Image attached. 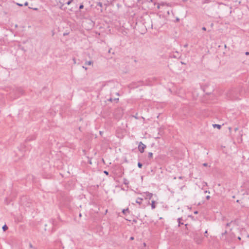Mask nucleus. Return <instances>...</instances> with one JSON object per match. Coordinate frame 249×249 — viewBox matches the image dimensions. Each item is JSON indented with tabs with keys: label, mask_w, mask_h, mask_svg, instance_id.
<instances>
[{
	"label": "nucleus",
	"mask_w": 249,
	"mask_h": 249,
	"mask_svg": "<svg viewBox=\"0 0 249 249\" xmlns=\"http://www.w3.org/2000/svg\"><path fill=\"white\" fill-rule=\"evenodd\" d=\"M142 166V164L141 162H138V167L140 168H141Z\"/></svg>",
	"instance_id": "14"
},
{
	"label": "nucleus",
	"mask_w": 249,
	"mask_h": 249,
	"mask_svg": "<svg viewBox=\"0 0 249 249\" xmlns=\"http://www.w3.org/2000/svg\"><path fill=\"white\" fill-rule=\"evenodd\" d=\"M109 100L111 101H112V99H111V98H110V99H109Z\"/></svg>",
	"instance_id": "43"
},
{
	"label": "nucleus",
	"mask_w": 249,
	"mask_h": 249,
	"mask_svg": "<svg viewBox=\"0 0 249 249\" xmlns=\"http://www.w3.org/2000/svg\"><path fill=\"white\" fill-rule=\"evenodd\" d=\"M238 239H239V240H240V239H241V238H240V237H238Z\"/></svg>",
	"instance_id": "41"
},
{
	"label": "nucleus",
	"mask_w": 249,
	"mask_h": 249,
	"mask_svg": "<svg viewBox=\"0 0 249 249\" xmlns=\"http://www.w3.org/2000/svg\"><path fill=\"white\" fill-rule=\"evenodd\" d=\"M36 139L35 135H32L26 138L25 142H30L31 141L35 140Z\"/></svg>",
	"instance_id": "3"
},
{
	"label": "nucleus",
	"mask_w": 249,
	"mask_h": 249,
	"mask_svg": "<svg viewBox=\"0 0 249 249\" xmlns=\"http://www.w3.org/2000/svg\"><path fill=\"white\" fill-rule=\"evenodd\" d=\"M230 98L232 100H237L239 99L238 98L233 96H232V95H231V96H230Z\"/></svg>",
	"instance_id": "13"
},
{
	"label": "nucleus",
	"mask_w": 249,
	"mask_h": 249,
	"mask_svg": "<svg viewBox=\"0 0 249 249\" xmlns=\"http://www.w3.org/2000/svg\"><path fill=\"white\" fill-rule=\"evenodd\" d=\"M83 68L84 69H85L86 70L87 69V68H85V67H84V66L83 67Z\"/></svg>",
	"instance_id": "38"
},
{
	"label": "nucleus",
	"mask_w": 249,
	"mask_h": 249,
	"mask_svg": "<svg viewBox=\"0 0 249 249\" xmlns=\"http://www.w3.org/2000/svg\"><path fill=\"white\" fill-rule=\"evenodd\" d=\"M227 233V231L225 230L224 232L222 233V236H223L224 235H225Z\"/></svg>",
	"instance_id": "19"
},
{
	"label": "nucleus",
	"mask_w": 249,
	"mask_h": 249,
	"mask_svg": "<svg viewBox=\"0 0 249 249\" xmlns=\"http://www.w3.org/2000/svg\"><path fill=\"white\" fill-rule=\"evenodd\" d=\"M72 60L73 61L74 63H76V59L75 58H73Z\"/></svg>",
	"instance_id": "25"
},
{
	"label": "nucleus",
	"mask_w": 249,
	"mask_h": 249,
	"mask_svg": "<svg viewBox=\"0 0 249 249\" xmlns=\"http://www.w3.org/2000/svg\"><path fill=\"white\" fill-rule=\"evenodd\" d=\"M29 247L31 249H36L35 248H33V246L31 243L29 244Z\"/></svg>",
	"instance_id": "20"
},
{
	"label": "nucleus",
	"mask_w": 249,
	"mask_h": 249,
	"mask_svg": "<svg viewBox=\"0 0 249 249\" xmlns=\"http://www.w3.org/2000/svg\"><path fill=\"white\" fill-rule=\"evenodd\" d=\"M245 54H246V55H249V52H246L245 53Z\"/></svg>",
	"instance_id": "29"
},
{
	"label": "nucleus",
	"mask_w": 249,
	"mask_h": 249,
	"mask_svg": "<svg viewBox=\"0 0 249 249\" xmlns=\"http://www.w3.org/2000/svg\"><path fill=\"white\" fill-rule=\"evenodd\" d=\"M8 229V227L7 226V225L6 224L4 225L3 226H2V230L3 231H6Z\"/></svg>",
	"instance_id": "12"
},
{
	"label": "nucleus",
	"mask_w": 249,
	"mask_h": 249,
	"mask_svg": "<svg viewBox=\"0 0 249 249\" xmlns=\"http://www.w3.org/2000/svg\"><path fill=\"white\" fill-rule=\"evenodd\" d=\"M231 222H229V223H227L226 225V227H229L231 224Z\"/></svg>",
	"instance_id": "18"
},
{
	"label": "nucleus",
	"mask_w": 249,
	"mask_h": 249,
	"mask_svg": "<svg viewBox=\"0 0 249 249\" xmlns=\"http://www.w3.org/2000/svg\"><path fill=\"white\" fill-rule=\"evenodd\" d=\"M144 194L146 195L145 199H150L153 196L152 193H149L148 192H144Z\"/></svg>",
	"instance_id": "2"
},
{
	"label": "nucleus",
	"mask_w": 249,
	"mask_h": 249,
	"mask_svg": "<svg viewBox=\"0 0 249 249\" xmlns=\"http://www.w3.org/2000/svg\"><path fill=\"white\" fill-rule=\"evenodd\" d=\"M202 29L203 31H206V28L205 27H202Z\"/></svg>",
	"instance_id": "26"
},
{
	"label": "nucleus",
	"mask_w": 249,
	"mask_h": 249,
	"mask_svg": "<svg viewBox=\"0 0 249 249\" xmlns=\"http://www.w3.org/2000/svg\"><path fill=\"white\" fill-rule=\"evenodd\" d=\"M143 200L142 198L141 197H138L136 200V203L139 204V205H141L142 204V201Z\"/></svg>",
	"instance_id": "5"
},
{
	"label": "nucleus",
	"mask_w": 249,
	"mask_h": 249,
	"mask_svg": "<svg viewBox=\"0 0 249 249\" xmlns=\"http://www.w3.org/2000/svg\"><path fill=\"white\" fill-rule=\"evenodd\" d=\"M130 239L132 240L134 239V237L132 236V237H130Z\"/></svg>",
	"instance_id": "32"
},
{
	"label": "nucleus",
	"mask_w": 249,
	"mask_h": 249,
	"mask_svg": "<svg viewBox=\"0 0 249 249\" xmlns=\"http://www.w3.org/2000/svg\"><path fill=\"white\" fill-rule=\"evenodd\" d=\"M211 1V0H203L202 1L201 3L202 4H204L206 3H209Z\"/></svg>",
	"instance_id": "9"
},
{
	"label": "nucleus",
	"mask_w": 249,
	"mask_h": 249,
	"mask_svg": "<svg viewBox=\"0 0 249 249\" xmlns=\"http://www.w3.org/2000/svg\"><path fill=\"white\" fill-rule=\"evenodd\" d=\"M72 1V0H69L68 1L66 2V4L68 5H70L71 2Z\"/></svg>",
	"instance_id": "16"
},
{
	"label": "nucleus",
	"mask_w": 249,
	"mask_h": 249,
	"mask_svg": "<svg viewBox=\"0 0 249 249\" xmlns=\"http://www.w3.org/2000/svg\"><path fill=\"white\" fill-rule=\"evenodd\" d=\"M213 126L214 128H217L218 129H220L221 128V125L218 124H213Z\"/></svg>",
	"instance_id": "7"
},
{
	"label": "nucleus",
	"mask_w": 249,
	"mask_h": 249,
	"mask_svg": "<svg viewBox=\"0 0 249 249\" xmlns=\"http://www.w3.org/2000/svg\"><path fill=\"white\" fill-rule=\"evenodd\" d=\"M81 216H82L81 213H79V217H81Z\"/></svg>",
	"instance_id": "35"
},
{
	"label": "nucleus",
	"mask_w": 249,
	"mask_h": 249,
	"mask_svg": "<svg viewBox=\"0 0 249 249\" xmlns=\"http://www.w3.org/2000/svg\"><path fill=\"white\" fill-rule=\"evenodd\" d=\"M84 8V5L82 3L79 6V9L81 10L82 9H83Z\"/></svg>",
	"instance_id": "17"
},
{
	"label": "nucleus",
	"mask_w": 249,
	"mask_h": 249,
	"mask_svg": "<svg viewBox=\"0 0 249 249\" xmlns=\"http://www.w3.org/2000/svg\"><path fill=\"white\" fill-rule=\"evenodd\" d=\"M207 233V230H206L205 231V233H204V234H205V236H207L206 235V234Z\"/></svg>",
	"instance_id": "30"
},
{
	"label": "nucleus",
	"mask_w": 249,
	"mask_h": 249,
	"mask_svg": "<svg viewBox=\"0 0 249 249\" xmlns=\"http://www.w3.org/2000/svg\"><path fill=\"white\" fill-rule=\"evenodd\" d=\"M182 177H179V179H182Z\"/></svg>",
	"instance_id": "36"
},
{
	"label": "nucleus",
	"mask_w": 249,
	"mask_h": 249,
	"mask_svg": "<svg viewBox=\"0 0 249 249\" xmlns=\"http://www.w3.org/2000/svg\"><path fill=\"white\" fill-rule=\"evenodd\" d=\"M146 145L143 144L142 142H140L138 145V150L141 153H142L144 152V149L146 148Z\"/></svg>",
	"instance_id": "1"
},
{
	"label": "nucleus",
	"mask_w": 249,
	"mask_h": 249,
	"mask_svg": "<svg viewBox=\"0 0 249 249\" xmlns=\"http://www.w3.org/2000/svg\"><path fill=\"white\" fill-rule=\"evenodd\" d=\"M167 14L168 15H170V11H168L167 12Z\"/></svg>",
	"instance_id": "31"
},
{
	"label": "nucleus",
	"mask_w": 249,
	"mask_h": 249,
	"mask_svg": "<svg viewBox=\"0 0 249 249\" xmlns=\"http://www.w3.org/2000/svg\"><path fill=\"white\" fill-rule=\"evenodd\" d=\"M194 213H195V214H196V213H197V211H196V212H195Z\"/></svg>",
	"instance_id": "37"
},
{
	"label": "nucleus",
	"mask_w": 249,
	"mask_h": 249,
	"mask_svg": "<svg viewBox=\"0 0 249 249\" xmlns=\"http://www.w3.org/2000/svg\"><path fill=\"white\" fill-rule=\"evenodd\" d=\"M205 193H208L207 191H205Z\"/></svg>",
	"instance_id": "39"
},
{
	"label": "nucleus",
	"mask_w": 249,
	"mask_h": 249,
	"mask_svg": "<svg viewBox=\"0 0 249 249\" xmlns=\"http://www.w3.org/2000/svg\"><path fill=\"white\" fill-rule=\"evenodd\" d=\"M148 158L152 159L153 158V153L152 152H149L148 154Z\"/></svg>",
	"instance_id": "11"
},
{
	"label": "nucleus",
	"mask_w": 249,
	"mask_h": 249,
	"mask_svg": "<svg viewBox=\"0 0 249 249\" xmlns=\"http://www.w3.org/2000/svg\"><path fill=\"white\" fill-rule=\"evenodd\" d=\"M68 34V33H64L63 34V36H66Z\"/></svg>",
	"instance_id": "33"
},
{
	"label": "nucleus",
	"mask_w": 249,
	"mask_h": 249,
	"mask_svg": "<svg viewBox=\"0 0 249 249\" xmlns=\"http://www.w3.org/2000/svg\"><path fill=\"white\" fill-rule=\"evenodd\" d=\"M99 3H100V4H99V5H101H101H102L101 3H100V2Z\"/></svg>",
	"instance_id": "40"
},
{
	"label": "nucleus",
	"mask_w": 249,
	"mask_h": 249,
	"mask_svg": "<svg viewBox=\"0 0 249 249\" xmlns=\"http://www.w3.org/2000/svg\"><path fill=\"white\" fill-rule=\"evenodd\" d=\"M28 2H27V1H26V2H25L24 3V5L25 6H27V5H28Z\"/></svg>",
	"instance_id": "24"
},
{
	"label": "nucleus",
	"mask_w": 249,
	"mask_h": 249,
	"mask_svg": "<svg viewBox=\"0 0 249 249\" xmlns=\"http://www.w3.org/2000/svg\"><path fill=\"white\" fill-rule=\"evenodd\" d=\"M206 198L207 200H209L210 198V196H206Z\"/></svg>",
	"instance_id": "23"
},
{
	"label": "nucleus",
	"mask_w": 249,
	"mask_h": 249,
	"mask_svg": "<svg viewBox=\"0 0 249 249\" xmlns=\"http://www.w3.org/2000/svg\"><path fill=\"white\" fill-rule=\"evenodd\" d=\"M92 63V62L91 61H87L86 62L85 64L86 65H90Z\"/></svg>",
	"instance_id": "15"
},
{
	"label": "nucleus",
	"mask_w": 249,
	"mask_h": 249,
	"mask_svg": "<svg viewBox=\"0 0 249 249\" xmlns=\"http://www.w3.org/2000/svg\"><path fill=\"white\" fill-rule=\"evenodd\" d=\"M129 209L128 208H127V209H124L123 211H122V213L124 214H126V213H129Z\"/></svg>",
	"instance_id": "10"
},
{
	"label": "nucleus",
	"mask_w": 249,
	"mask_h": 249,
	"mask_svg": "<svg viewBox=\"0 0 249 249\" xmlns=\"http://www.w3.org/2000/svg\"><path fill=\"white\" fill-rule=\"evenodd\" d=\"M182 220V218L181 217H179L178 218L177 220H178V227H180V225H183V223L181 222V220Z\"/></svg>",
	"instance_id": "6"
},
{
	"label": "nucleus",
	"mask_w": 249,
	"mask_h": 249,
	"mask_svg": "<svg viewBox=\"0 0 249 249\" xmlns=\"http://www.w3.org/2000/svg\"><path fill=\"white\" fill-rule=\"evenodd\" d=\"M203 165L204 166H208V164L207 163H204L203 164Z\"/></svg>",
	"instance_id": "22"
},
{
	"label": "nucleus",
	"mask_w": 249,
	"mask_h": 249,
	"mask_svg": "<svg viewBox=\"0 0 249 249\" xmlns=\"http://www.w3.org/2000/svg\"><path fill=\"white\" fill-rule=\"evenodd\" d=\"M143 245H144V246H145V245H146V244H145V243H143Z\"/></svg>",
	"instance_id": "42"
},
{
	"label": "nucleus",
	"mask_w": 249,
	"mask_h": 249,
	"mask_svg": "<svg viewBox=\"0 0 249 249\" xmlns=\"http://www.w3.org/2000/svg\"><path fill=\"white\" fill-rule=\"evenodd\" d=\"M17 5H19L20 6H22L23 5V4H20V3H17Z\"/></svg>",
	"instance_id": "28"
},
{
	"label": "nucleus",
	"mask_w": 249,
	"mask_h": 249,
	"mask_svg": "<svg viewBox=\"0 0 249 249\" xmlns=\"http://www.w3.org/2000/svg\"><path fill=\"white\" fill-rule=\"evenodd\" d=\"M171 57L176 58V57H177V56H176V55H173V56L171 55Z\"/></svg>",
	"instance_id": "27"
},
{
	"label": "nucleus",
	"mask_w": 249,
	"mask_h": 249,
	"mask_svg": "<svg viewBox=\"0 0 249 249\" xmlns=\"http://www.w3.org/2000/svg\"><path fill=\"white\" fill-rule=\"evenodd\" d=\"M176 20H177V21H178L179 20V18H176Z\"/></svg>",
	"instance_id": "34"
},
{
	"label": "nucleus",
	"mask_w": 249,
	"mask_h": 249,
	"mask_svg": "<svg viewBox=\"0 0 249 249\" xmlns=\"http://www.w3.org/2000/svg\"><path fill=\"white\" fill-rule=\"evenodd\" d=\"M104 172V173H105V174H106L107 175H108V172L107 171H105Z\"/></svg>",
	"instance_id": "21"
},
{
	"label": "nucleus",
	"mask_w": 249,
	"mask_h": 249,
	"mask_svg": "<svg viewBox=\"0 0 249 249\" xmlns=\"http://www.w3.org/2000/svg\"><path fill=\"white\" fill-rule=\"evenodd\" d=\"M151 209L152 210L155 209L156 206V201L155 200H153L151 201Z\"/></svg>",
	"instance_id": "4"
},
{
	"label": "nucleus",
	"mask_w": 249,
	"mask_h": 249,
	"mask_svg": "<svg viewBox=\"0 0 249 249\" xmlns=\"http://www.w3.org/2000/svg\"><path fill=\"white\" fill-rule=\"evenodd\" d=\"M123 183L124 184L128 185L129 184V181L125 178L123 179Z\"/></svg>",
	"instance_id": "8"
}]
</instances>
